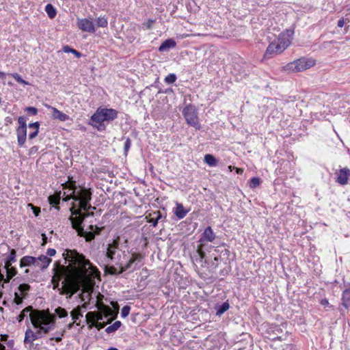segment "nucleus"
Returning a JSON list of instances; mask_svg holds the SVG:
<instances>
[{"instance_id": "obj_1", "label": "nucleus", "mask_w": 350, "mask_h": 350, "mask_svg": "<svg viewBox=\"0 0 350 350\" xmlns=\"http://www.w3.org/2000/svg\"><path fill=\"white\" fill-rule=\"evenodd\" d=\"M63 256L66 260L70 261L73 265L80 267V269L75 268L72 272L67 274L65 276V280L62 282V287L58 288L60 295H66V297L69 299L86 284L87 267L91 268L92 265L89 260L85 258L84 255L75 250H66Z\"/></svg>"}, {"instance_id": "obj_2", "label": "nucleus", "mask_w": 350, "mask_h": 350, "mask_svg": "<svg viewBox=\"0 0 350 350\" xmlns=\"http://www.w3.org/2000/svg\"><path fill=\"white\" fill-rule=\"evenodd\" d=\"M30 321L33 327L35 340L48 334L55 327V316L46 310H36L30 315Z\"/></svg>"}, {"instance_id": "obj_3", "label": "nucleus", "mask_w": 350, "mask_h": 350, "mask_svg": "<svg viewBox=\"0 0 350 350\" xmlns=\"http://www.w3.org/2000/svg\"><path fill=\"white\" fill-rule=\"evenodd\" d=\"M104 295L100 293L96 295L95 306L98 311L88 312L85 315L87 323L99 322L103 320L104 317H109L113 315V310L107 305L103 304Z\"/></svg>"}, {"instance_id": "obj_4", "label": "nucleus", "mask_w": 350, "mask_h": 350, "mask_svg": "<svg viewBox=\"0 0 350 350\" xmlns=\"http://www.w3.org/2000/svg\"><path fill=\"white\" fill-rule=\"evenodd\" d=\"M65 187L69 188L70 190H72V193L64 198V201L67 202L69 200L72 199L75 202H79L78 207L82 205L83 203H85V205L87 206V202H90L92 199V191L90 189L77 187L76 186L75 181L66 183Z\"/></svg>"}, {"instance_id": "obj_5", "label": "nucleus", "mask_w": 350, "mask_h": 350, "mask_svg": "<svg viewBox=\"0 0 350 350\" xmlns=\"http://www.w3.org/2000/svg\"><path fill=\"white\" fill-rule=\"evenodd\" d=\"M293 31L286 30L280 34L277 42H271L265 51V56L269 57L274 54H280L284 51L291 43Z\"/></svg>"}, {"instance_id": "obj_6", "label": "nucleus", "mask_w": 350, "mask_h": 350, "mask_svg": "<svg viewBox=\"0 0 350 350\" xmlns=\"http://www.w3.org/2000/svg\"><path fill=\"white\" fill-rule=\"evenodd\" d=\"M142 259V255L139 253H133L132 254V256L129 259L128 262L126 265H123L122 262H120V259L116 261V265L118 266L120 269H118L113 265H105L104 271L107 274L110 275H119L122 273L130 270L133 264L136 262H140Z\"/></svg>"}, {"instance_id": "obj_7", "label": "nucleus", "mask_w": 350, "mask_h": 350, "mask_svg": "<svg viewBox=\"0 0 350 350\" xmlns=\"http://www.w3.org/2000/svg\"><path fill=\"white\" fill-rule=\"evenodd\" d=\"M183 115L186 122L196 130H200L201 125L199 122L198 110L194 105H188L183 110Z\"/></svg>"}, {"instance_id": "obj_8", "label": "nucleus", "mask_w": 350, "mask_h": 350, "mask_svg": "<svg viewBox=\"0 0 350 350\" xmlns=\"http://www.w3.org/2000/svg\"><path fill=\"white\" fill-rule=\"evenodd\" d=\"M314 64L315 62L314 59L301 57L288 63L285 68L286 70L297 72L304 71Z\"/></svg>"}, {"instance_id": "obj_9", "label": "nucleus", "mask_w": 350, "mask_h": 350, "mask_svg": "<svg viewBox=\"0 0 350 350\" xmlns=\"http://www.w3.org/2000/svg\"><path fill=\"white\" fill-rule=\"evenodd\" d=\"M71 215L69 217L70 221H77L83 224V221L89 216H94V213L93 211L88 212L85 211L83 213V208L78 207L76 208L75 203L72 204V206L70 208Z\"/></svg>"}, {"instance_id": "obj_10", "label": "nucleus", "mask_w": 350, "mask_h": 350, "mask_svg": "<svg viewBox=\"0 0 350 350\" xmlns=\"http://www.w3.org/2000/svg\"><path fill=\"white\" fill-rule=\"evenodd\" d=\"M91 124L96 128L99 131H103L105 130V125L104 124V119L103 118L102 113L100 111L99 108L96 111L92 116Z\"/></svg>"}, {"instance_id": "obj_11", "label": "nucleus", "mask_w": 350, "mask_h": 350, "mask_svg": "<svg viewBox=\"0 0 350 350\" xmlns=\"http://www.w3.org/2000/svg\"><path fill=\"white\" fill-rule=\"evenodd\" d=\"M119 238L114 239L111 243L107 245L106 257L111 261L116 263V255L119 248Z\"/></svg>"}, {"instance_id": "obj_12", "label": "nucleus", "mask_w": 350, "mask_h": 350, "mask_svg": "<svg viewBox=\"0 0 350 350\" xmlns=\"http://www.w3.org/2000/svg\"><path fill=\"white\" fill-rule=\"evenodd\" d=\"M55 265L57 267V269H55V275H57V278H55V277H53L51 281H52V283L53 284V288L54 289H56V288H58L59 287V281L60 280L62 279V278L63 276H64L67 269H68V267H64L63 265H59V262H55Z\"/></svg>"}, {"instance_id": "obj_13", "label": "nucleus", "mask_w": 350, "mask_h": 350, "mask_svg": "<svg viewBox=\"0 0 350 350\" xmlns=\"http://www.w3.org/2000/svg\"><path fill=\"white\" fill-rule=\"evenodd\" d=\"M78 27L83 31L94 33L96 31L95 26L92 20L82 18L78 20Z\"/></svg>"}, {"instance_id": "obj_14", "label": "nucleus", "mask_w": 350, "mask_h": 350, "mask_svg": "<svg viewBox=\"0 0 350 350\" xmlns=\"http://www.w3.org/2000/svg\"><path fill=\"white\" fill-rule=\"evenodd\" d=\"M104 121H112L117 118L118 111L113 109L99 108Z\"/></svg>"}, {"instance_id": "obj_15", "label": "nucleus", "mask_w": 350, "mask_h": 350, "mask_svg": "<svg viewBox=\"0 0 350 350\" xmlns=\"http://www.w3.org/2000/svg\"><path fill=\"white\" fill-rule=\"evenodd\" d=\"M46 107L51 110V115L53 119H57L62 122L66 121L69 119V116L67 114L60 111L55 107L47 105H46Z\"/></svg>"}, {"instance_id": "obj_16", "label": "nucleus", "mask_w": 350, "mask_h": 350, "mask_svg": "<svg viewBox=\"0 0 350 350\" xmlns=\"http://www.w3.org/2000/svg\"><path fill=\"white\" fill-rule=\"evenodd\" d=\"M350 176V170L347 167L341 169L338 174L337 182L340 185H345L347 183L349 177Z\"/></svg>"}, {"instance_id": "obj_17", "label": "nucleus", "mask_w": 350, "mask_h": 350, "mask_svg": "<svg viewBox=\"0 0 350 350\" xmlns=\"http://www.w3.org/2000/svg\"><path fill=\"white\" fill-rule=\"evenodd\" d=\"M31 265L39 266V262L35 257L25 256L21 259L20 267L21 268Z\"/></svg>"}, {"instance_id": "obj_18", "label": "nucleus", "mask_w": 350, "mask_h": 350, "mask_svg": "<svg viewBox=\"0 0 350 350\" xmlns=\"http://www.w3.org/2000/svg\"><path fill=\"white\" fill-rule=\"evenodd\" d=\"M17 141L19 146L23 147L27 139V128H19L16 129Z\"/></svg>"}, {"instance_id": "obj_19", "label": "nucleus", "mask_w": 350, "mask_h": 350, "mask_svg": "<svg viewBox=\"0 0 350 350\" xmlns=\"http://www.w3.org/2000/svg\"><path fill=\"white\" fill-rule=\"evenodd\" d=\"M215 239V234L213 232L211 227L208 226L204 230V232L202 233V237L200 239V242L201 243H202V242L205 241L212 242Z\"/></svg>"}, {"instance_id": "obj_20", "label": "nucleus", "mask_w": 350, "mask_h": 350, "mask_svg": "<svg viewBox=\"0 0 350 350\" xmlns=\"http://www.w3.org/2000/svg\"><path fill=\"white\" fill-rule=\"evenodd\" d=\"M60 198H61V191L57 192L54 193L53 195H51L48 198V200L49 202V204L54 206L56 209L59 210V207L58 206V204L60 202Z\"/></svg>"}, {"instance_id": "obj_21", "label": "nucleus", "mask_w": 350, "mask_h": 350, "mask_svg": "<svg viewBox=\"0 0 350 350\" xmlns=\"http://www.w3.org/2000/svg\"><path fill=\"white\" fill-rule=\"evenodd\" d=\"M176 42L172 39H167L159 46V51L163 52L170 48H174L176 46Z\"/></svg>"}, {"instance_id": "obj_22", "label": "nucleus", "mask_w": 350, "mask_h": 350, "mask_svg": "<svg viewBox=\"0 0 350 350\" xmlns=\"http://www.w3.org/2000/svg\"><path fill=\"white\" fill-rule=\"evenodd\" d=\"M187 212L188 211L185 209L182 204H176V208L174 211V214L179 219L184 218L186 216Z\"/></svg>"}, {"instance_id": "obj_23", "label": "nucleus", "mask_w": 350, "mask_h": 350, "mask_svg": "<svg viewBox=\"0 0 350 350\" xmlns=\"http://www.w3.org/2000/svg\"><path fill=\"white\" fill-rule=\"evenodd\" d=\"M70 222L72 228L77 231V235L84 237L86 231L84 230L83 226H81L82 224L74 221H70Z\"/></svg>"}, {"instance_id": "obj_24", "label": "nucleus", "mask_w": 350, "mask_h": 350, "mask_svg": "<svg viewBox=\"0 0 350 350\" xmlns=\"http://www.w3.org/2000/svg\"><path fill=\"white\" fill-rule=\"evenodd\" d=\"M37 310H33V307L31 306H29L27 307H26L25 309H23L20 314L17 317V319L18 321V322H21L25 317H27V314L29 313V316L31 315V314L35 311H36Z\"/></svg>"}, {"instance_id": "obj_25", "label": "nucleus", "mask_w": 350, "mask_h": 350, "mask_svg": "<svg viewBox=\"0 0 350 350\" xmlns=\"http://www.w3.org/2000/svg\"><path fill=\"white\" fill-rule=\"evenodd\" d=\"M39 262V266L42 269H46L50 262H51V259L47 257L46 256H40L38 258H36Z\"/></svg>"}, {"instance_id": "obj_26", "label": "nucleus", "mask_w": 350, "mask_h": 350, "mask_svg": "<svg viewBox=\"0 0 350 350\" xmlns=\"http://www.w3.org/2000/svg\"><path fill=\"white\" fill-rule=\"evenodd\" d=\"M350 302V289H346L343 291L342 297V305L345 309H348Z\"/></svg>"}, {"instance_id": "obj_27", "label": "nucleus", "mask_w": 350, "mask_h": 350, "mask_svg": "<svg viewBox=\"0 0 350 350\" xmlns=\"http://www.w3.org/2000/svg\"><path fill=\"white\" fill-rule=\"evenodd\" d=\"M35 340L34 332L31 330L30 328H28L25 332V336L24 339L25 343H30L32 344Z\"/></svg>"}, {"instance_id": "obj_28", "label": "nucleus", "mask_w": 350, "mask_h": 350, "mask_svg": "<svg viewBox=\"0 0 350 350\" xmlns=\"http://www.w3.org/2000/svg\"><path fill=\"white\" fill-rule=\"evenodd\" d=\"M79 297L81 301H85V300L90 301L92 298V295L91 292L89 291V288L88 287L84 288L83 289L82 293L79 295Z\"/></svg>"}, {"instance_id": "obj_29", "label": "nucleus", "mask_w": 350, "mask_h": 350, "mask_svg": "<svg viewBox=\"0 0 350 350\" xmlns=\"http://www.w3.org/2000/svg\"><path fill=\"white\" fill-rule=\"evenodd\" d=\"M230 308V305L227 301H225L220 306H216V314L218 316H221L222 314H224L226 311H227Z\"/></svg>"}, {"instance_id": "obj_30", "label": "nucleus", "mask_w": 350, "mask_h": 350, "mask_svg": "<svg viewBox=\"0 0 350 350\" xmlns=\"http://www.w3.org/2000/svg\"><path fill=\"white\" fill-rule=\"evenodd\" d=\"M204 161L209 166L213 167V166H215L217 165V160L212 154H206L204 156Z\"/></svg>"}, {"instance_id": "obj_31", "label": "nucleus", "mask_w": 350, "mask_h": 350, "mask_svg": "<svg viewBox=\"0 0 350 350\" xmlns=\"http://www.w3.org/2000/svg\"><path fill=\"white\" fill-rule=\"evenodd\" d=\"M45 11L50 18H54L56 16V10L51 4H47L45 6Z\"/></svg>"}, {"instance_id": "obj_32", "label": "nucleus", "mask_w": 350, "mask_h": 350, "mask_svg": "<svg viewBox=\"0 0 350 350\" xmlns=\"http://www.w3.org/2000/svg\"><path fill=\"white\" fill-rule=\"evenodd\" d=\"M113 319H114V317L108 320L107 323H110L113 320ZM90 323V325L89 326L90 328H92V327H95L98 330L104 328L107 325V323L100 322V321L95 322V323Z\"/></svg>"}, {"instance_id": "obj_33", "label": "nucleus", "mask_w": 350, "mask_h": 350, "mask_svg": "<svg viewBox=\"0 0 350 350\" xmlns=\"http://www.w3.org/2000/svg\"><path fill=\"white\" fill-rule=\"evenodd\" d=\"M122 323L120 321H116L113 325H109L105 329V332L108 334L116 332Z\"/></svg>"}, {"instance_id": "obj_34", "label": "nucleus", "mask_w": 350, "mask_h": 350, "mask_svg": "<svg viewBox=\"0 0 350 350\" xmlns=\"http://www.w3.org/2000/svg\"><path fill=\"white\" fill-rule=\"evenodd\" d=\"M70 316L74 321H77L81 317H82V314L81 312V310L79 307H77L76 308H74L71 312Z\"/></svg>"}, {"instance_id": "obj_35", "label": "nucleus", "mask_w": 350, "mask_h": 350, "mask_svg": "<svg viewBox=\"0 0 350 350\" xmlns=\"http://www.w3.org/2000/svg\"><path fill=\"white\" fill-rule=\"evenodd\" d=\"M96 25L98 27H106L108 25L107 19L104 16L98 17L96 20Z\"/></svg>"}, {"instance_id": "obj_36", "label": "nucleus", "mask_w": 350, "mask_h": 350, "mask_svg": "<svg viewBox=\"0 0 350 350\" xmlns=\"http://www.w3.org/2000/svg\"><path fill=\"white\" fill-rule=\"evenodd\" d=\"M55 312L59 318H63L68 316V312L66 310L62 307H57L55 309Z\"/></svg>"}, {"instance_id": "obj_37", "label": "nucleus", "mask_w": 350, "mask_h": 350, "mask_svg": "<svg viewBox=\"0 0 350 350\" xmlns=\"http://www.w3.org/2000/svg\"><path fill=\"white\" fill-rule=\"evenodd\" d=\"M203 247H204V245L203 243H200L198 247H197V250H196V252L198 254V256H199V258H200V262L202 261V260L204 258H205L206 257V254L205 252L203 251Z\"/></svg>"}, {"instance_id": "obj_38", "label": "nucleus", "mask_w": 350, "mask_h": 350, "mask_svg": "<svg viewBox=\"0 0 350 350\" xmlns=\"http://www.w3.org/2000/svg\"><path fill=\"white\" fill-rule=\"evenodd\" d=\"M5 260L11 262H15L16 261V252L14 249H12L9 255L6 257Z\"/></svg>"}, {"instance_id": "obj_39", "label": "nucleus", "mask_w": 350, "mask_h": 350, "mask_svg": "<svg viewBox=\"0 0 350 350\" xmlns=\"http://www.w3.org/2000/svg\"><path fill=\"white\" fill-rule=\"evenodd\" d=\"M63 51L65 53H72L75 54L77 57H80L81 56V53H79V51H76L74 49L70 48L68 45L64 46Z\"/></svg>"}, {"instance_id": "obj_40", "label": "nucleus", "mask_w": 350, "mask_h": 350, "mask_svg": "<svg viewBox=\"0 0 350 350\" xmlns=\"http://www.w3.org/2000/svg\"><path fill=\"white\" fill-rule=\"evenodd\" d=\"M31 288V286L28 284H21L18 286V291L22 293L24 296L25 295V293H26L27 291H29Z\"/></svg>"}, {"instance_id": "obj_41", "label": "nucleus", "mask_w": 350, "mask_h": 350, "mask_svg": "<svg viewBox=\"0 0 350 350\" xmlns=\"http://www.w3.org/2000/svg\"><path fill=\"white\" fill-rule=\"evenodd\" d=\"M103 228H104L103 227H98L97 226H94V225H90V226H89V230L94 232V233L95 234V236L99 235L101 233Z\"/></svg>"}, {"instance_id": "obj_42", "label": "nucleus", "mask_w": 350, "mask_h": 350, "mask_svg": "<svg viewBox=\"0 0 350 350\" xmlns=\"http://www.w3.org/2000/svg\"><path fill=\"white\" fill-rule=\"evenodd\" d=\"M84 238L85 239V241L87 242H91L92 240L95 238V234L94 232L90 230L89 232H86L84 236Z\"/></svg>"}, {"instance_id": "obj_43", "label": "nucleus", "mask_w": 350, "mask_h": 350, "mask_svg": "<svg viewBox=\"0 0 350 350\" xmlns=\"http://www.w3.org/2000/svg\"><path fill=\"white\" fill-rule=\"evenodd\" d=\"M176 76L175 74H173V73L168 75L165 79V81L169 84L173 83L174 82L176 81Z\"/></svg>"}, {"instance_id": "obj_44", "label": "nucleus", "mask_w": 350, "mask_h": 350, "mask_svg": "<svg viewBox=\"0 0 350 350\" xmlns=\"http://www.w3.org/2000/svg\"><path fill=\"white\" fill-rule=\"evenodd\" d=\"M151 215H153L152 213H150L146 217L147 222L151 223L153 227H156L158 224V221L154 217L151 218Z\"/></svg>"}, {"instance_id": "obj_45", "label": "nucleus", "mask_w": 350, "mask_h": 350, "mask_svg": "<svg viewBox=\"0 0 350 350\" xmlns=\"http://www.w3.org/2000/svg\"><path fill=\"white\" fill-rule=\"evenodd\" d=\"M85 203H83L82 205H81L79 207L83 208V210L84 211H88V212H90V211L91 210L92 211H93V210H95L96 209V207L94 206H92L90 204V202H87V206L85 205Z\"/></svg>"}, {"instance_id": "obj_46", "label": "nucleus", "mask_w": 350, "mask_h": 350, "mask_svg": "<svg viewBox=\"0 0 350 350\" xmlns=\"http://www.w3.org/2000/svg\"><path fill=\"white\" fill-rule=\"evenodd\" d=\"M260 178L257 177H254L250 180V187L252 188H256L260 185Z\"/></svg>"}, {"instance_id": "obj_47", "label": "nucleus", "mask_w": 350, "mask_h": 350, "mask_svg": "<svg viewBox=\"0 0 350 350\" xmlns=\"http://www.w3.org/2000/svg\"><path fill=\"white\" fill-rule=\"evenodd\" d=\"M12 77L18 83H23V84H27V82H26L25 80L22 79L20 75L18 73H13L11 75Z\"/></svg>"}, {"instance_id": "obj_48", "label": "nucleus", "mask_w": 350, "mask_h": 350, "mask_svg": "<svg viewBox=\"0 0 350 350\" xmlns=\"http://www.w3.org/2000/svg\"><path fill=\"white\" fill-rule=\"evenodd\" d=\"M18 122L20 124V126H18L19 128H27V124H26V118L24 117V116H20L18 118Z\"/></svg>"}, {"instance_id": "obj_49", "label": "nucleus", "mask_w": 350, "mask_h": 350, "mask_svg": "<svg viewBox=\"0 0 350 350\" xmlns=\"http://www.w3.org/2000/svg\"><path fill=\"white\" fill-rule=\"evenodd\" d=\"M131 310V307L129 306H125L122 308L121 311V315L122 317H126L129 314Z\"/></svg>"}, {"instance_id": "obj_50", "label": "nucleus", "mask_w": 350, "mask_h": 350, "mask_svg": "<svg viewBox=\"0 0 350 350\" xmlns=\"http://www.w3.org/2000/svg\"><path fill=\"white\" fill-rule=\"evenodd\" d=\"M14 301L17 305H20L23 303V298L16 292L14 293Z\"/></svg>"}, {"instance_id": "obj_51", "label": "nucleus", "mask_w": 350, "mask_h": 350, "mask_svg": "<svg viewBox=\"0 0 350 350\" xmlns=\"http://www.w3.org/2000/svg\"><path fill=\"white\" fill-rule=\"evenodd\" d=\"M28 206H31V209L33 211V213L35 215V216L37 217V216L39 215V214L40 213V207L35 206L32 204H29Z\"/></svg>"}, {"instance_id": "obj_52", "label": "nucleus", "mask_w": 350, "mask_h": 350, "mask_svg": "<svg viewBox=\"0 0 350 350\" xmlns=\"http://www.w3.org/2000/svg\"><path fill=\"white\" fill-rule=\"evenodd\" d=\"M154 23V20L148 19L146 22L143 23L144 27H145L147 29H150L152 27V25Z\"/></svg>"}, {"instance_id": "obj_53", "label": "nucleus", "mask_w": 350, "mask_h": 350, "mask_svg": "<svg viewBox=\"0 0 350 350\" xmlns=\"http://www.w3.org/2000/svg\"><path fill=\"white\" fill-rule=\"evenodd\" d=\"M31 115H36L38 113V109L33 107H28L25 109Z\"/></svg>"}, {"instance_id": "obj_54", "label": "nucleus", "mask_w": 350, "mask_h": 350, "mask_svg": "<svg viewBox=\"0 0 350 350\" xmlns=\"http://www.w3.org/2000/svg\"><path fill=\"white\" fill-rule=\"evenodd\" d=\"M131 145V140L129 138H127L124 143V152H126L130 148Z\"/></svg>"}, {"instance_id": "obj_55", "label": "nucleus", "mask_w": 350, "mask_h": 350, "mask_svg": "<svg viewBox=\"0 0 350 350\" xmlns=\"http://www.w3.org/2000/svg\"><path fill=\"white\" fill-rule=\"evenodd\" d=\"M39 127H40V123L38 122H33V123H30L29 124V129H33L34 130H39Z\"/></svg>"}, {"instance_id": "obj_56", "label": "nucleus", "mask_w": 350, "mask_h": 350, "mask_svg": "<svg viewBox=\"0 0 350 350\" xmlns=\"http://www.w3.org/2000/svg\"><path fill=\"white\" fill-rule=\"evenodd\" d=\"M38 132H39V130H34V131H33L32 133H30L29 134V139H34L36 137H37Z\"/></svg>"}, {"instance_id": "obj_57", "label": "nucleus", "mask_w": 350, "mask_h": 350, "mask_svg": "<svg viewBox=\"0 0 350 350\" xmlns=\"http://www.w3.org/2000/svg\"><path fill=\"white\" fill-rule=\"evenodd\" d=\"M152 215L156 216V217H154V218L156 219H157L158 221H159V219H161L162 218L161 213V212L159 211L153 212Z\"/></svg>"}, {"instance_id": "obj_58", "label": "nucleus", "mask_w": 350, "mask_h": 350, "mask_svg": "<svg viewBox=\"0 0 350 350\" xmlns=\"http://www.w3.org/2000/svg\"><path fill=\"white\" fill-rule=\"evenodd\" d=\"M46 254L49 256H53L55 255L56 251L54 249L49 248V249L47 250Z\"/></svg>"}, {"instance_id": "obj_59", "label": "nucleus", "mask_w": 350, "mask_h": 350, "mask_svg": "<svg viewBox=\"0 0 350 350\" xmlns=\"http://www.w3.org/2000/svg\"><path fill=\"white\" fill-rule=\"evenodd\" d=\"M13 262H9L8 260H5V269H9L10 268V267H13L12 265Z\"/></svg>"}, {"instance_id": "obj_60", "label": "nucleus", "mask_w": 350, "mask_h": 350, "mask_svg": "<svg viewBox=\"0 0 350 350\" xmlns=\"http://www.w3.org/2000/svg\"><path fill=\"white\" fill-rule=\"evenodd\" d=\"M344 25H345L344 18H341L338 21V24H337L338 27H342L344 26Z\"/></svg>"}, {"instance_id": "obj_61", "label": "nucleus", "mask_w": 350, "mask_h": 350, "mask_svg": "<svg viewBox=\"0 0 350 350\" xmlns=\"http://www.w3.org/2000/svg\"><path fill=\"white\" fill-rule=\"evenodd\" d=\"M233 169L236 170V172L237 174H241L243 172V170L241 168H238V167H234Z\"/></svg>"}, {"instance_id": "obj_62", "label": "nucleus", "mask_w": 350, "mask_h": 350, "mask_svg": "<svg viewBox=\"0 0 350 350\" xmlns=\"http://www.w3.org/2000/svg\"><path fill=\"white\" fill-rule=\"evenodd\" d=\"M5 120L8 124H11L12 122V119L10 117H7Z\"/></svg>"}, {"instance_id": "obj_63", "label": "nucleus", "mask_w": 350, "mask_h": 350, "mask_svg": "<svg viewBox=\"0 0 350 350\" xmlns=\"http://www.w3.org/2000/svg\"><path fill=\"white\" fill-rule=\"evenodd\" d=\"M120 259V262H122L121 260V255L120 254H117L116 255V261Z\"/></svg>"}, {"instance_id": "obj_64", "label": "nucleus", "mask_w": 350, "mask_h": 350, "mask_svg": "<svg viewBox=\"0 0 350 350\" xmlns=\"http://www.w3.org/2000/svg\"><path fill=\"white\" fill-rule=\"evenodd\" d=\"M0 350H6L5 347L0 343Z\"/></svg>"}]
</instances>
